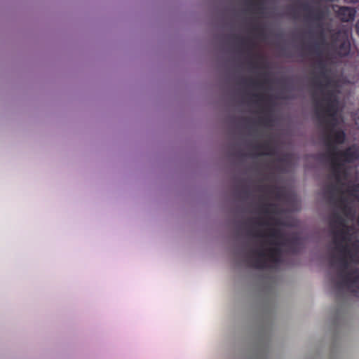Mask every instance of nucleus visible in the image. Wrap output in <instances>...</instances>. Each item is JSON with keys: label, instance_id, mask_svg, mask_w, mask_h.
Here are the masks:
<instances>
[{"label": "nucleus", "instance_id": "nucleus-5", "mask_svg": "<svg viewBox=\"0 0 359 359\" xmlns=\"http://www.w3.org/2000/svg\"><path fill=\"white\" fill-rule=\"evenodd\" d=\"M345 284L352 292H359V271L349 273Z\"/></svg>", "mask_w": 359, "mask_h": 359}, {"label": "nucleus", "instance_id": "nucleus-6", "mask_svg": "<svg viewBox=\"0 0 359 359\" xmlns=\"http://www.w3.org/2000/svg\"><path fill=\"white\" fill-rule=\"evenodd\" d=\"M355 11L349 7H341L337 11L338 17L345 22L353 20Z\"/></svg>", "mask_w": 359, "mask_h": 359}, {"label": "nucleus", "instance_id": "nucleus-2", "mask_svg": "<svg viewBox=\"0 0 359 359\" xmlns=\"http://www.w3.org/2000/svg\"><path fill=\"white\" fill-rule=\"evenodd\" d=\"M346 182L342 184V198L346 205L351 203L359 202V184L351 183L346 172H344Z\"/></svg>", "mask_w": 359, "mask_h": 359}, {"label": "nucleus", "instance_id": "nucleus-4", "mask_svg": "<svg viewBox=\"0 0 359 359\" xmlns=\"http://www.w3.org/2000/svg\"><path fill=\"white\" fill-rule=\"evenodd\" d=\"M280 258V250L276 245H271L264 249L259 255V259L263 263L258 264L259 267H264L277 262Z\"/></svg>", "mask_w": 359, "mask_h": 359}, {"label": "nucleus", "instance_id": "nucleus-7", "mask_svg": "<svg viewBox=\"0 0 359 359\" xmlns=\"http://www.w3.org/2000/svg\"><path fill=\"white\" fill-rule=\"evenodd\" d=\"M348 46H349V44L348 43H344L343 44V46L340 48V50H339L340 54L346 55L348 53L346 50V48H348Z\"/></svg>", "mask_w": 359, "mask_h": 359}, {"label": "nucleus", "instance_id": "nucleus-1", "mask_svg": "<svg viewBox=\"0 0 359 359\" xmlns=\"http://www.w3.org/2000/svg\"><path fill=\"white\" fill-rule=\"evenodd\" d=\"M329 121V137L334 143H341L344 139V134L339 128L341 121V113L337 107L336 103H332L326 111Z\"/></svg>", "mask_w": 359, "mask_h": 359}, {"label": "nucleus", "instance_id": "nucleus-3", "mask_svg": "<svg viewBox=\"0 0 359 359\" xmlns=\"http://www.w3.org/2000/svg\"><path fill=\"white\" fill-rule=\"evenodd\" d=\"M358 156L359 154L354 147L350 148L345 152L337 153L333 159L335 169L339 172H344L345 164L353 161Z\"/></svg>", "mask_w": 359, "mask_h": 359}]
</instances>
